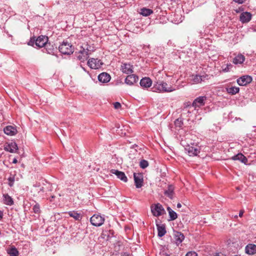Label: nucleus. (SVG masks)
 Instances as JSON below:
<instances>
[{
    "instance_id": "f257e3e1",
    "label": "nucleus",
    "mask_w": 256,
    "mask_h": 256,
    "mask_svg": "<svg viewBox=\"0 0 256 256\" xmlns=\"http://www.w3.org/2000/svg\"><path fill=\"white\" fill-rule=\"evenodd\" d=\"M48 38L46 36H39L36 40H30V42H28V45L34 46V44L36 45L38 48H42L43 46H45L46 50L48 54H50L52 51L51 50H48V46H50V44H48Z\"/></svg>"
},
{
    "instance_id": "f03ea898",
    "label": "nucleus",
    "mask_w": 256,
    "mask_h": 256,
    "mask_svg": "<svg viewBox=\"0 0 256 256\" xmlns=\"http://www.w3.org/2000/svg\"><path fill=\"white\" fill-rule=\"evenodd\" d=\"M59 51L64 54L69 55L73 53L72 45L68 42H64L58 47Z\"/></svg>"
},
{
    "instance_id": "7ed1b4c3",
    "label": "nucleus",
    "mask_w": 256,
    "mask_h": 256,
    "mask_svg": "<svg viewBox=\"0 0 256 256\" xmlns=\"http://www.w3.org/2000/svg\"><path fill=\"white\" fill-rule=\"evenodd\" d=\"M185 150L188 152L190 156H197L200 152V149L198 146L194 144L191 145H187L185 146Z\"/></svg>"
},
{
    "instance_id": "20e7f679",
    "label": "nucleus",
    "mask_w": 256,
    "mask_h": 256,
    "mask_svg": "<svg viewBox=\"0 0 256 256\" xmlns=\"http://www.w3.org/2000/svg\"><path fill=\"white\" fill-rule=\"evenodd\" d=\"M104 220V218L98 214H94L90 218L91 224L96 226H102Z\"/></svg>"
},
{
    "instance_id": "39448f33",
    "label": "nucleus",
    "mask_w": 256,
    "mask_h": 256,
    "mask_svg": "<svg viewBox=\"0 0 256 256\" xmlns=\"http://www.w3.org/2000/svg\"><path fill=\"white\" fill-rule=\"evenodd\" d=\"M151 211L153 215L156 216H159L165 213V210L162 206L157 204L151 207Z\"/></svg>"
},
{
    "instance_id": "423d86ee",
    "label": "nucleus",
    "mask_w": 256,
    "mask_h": 256,
    "mask_svg": "<svg viewBox=\"0 0 256 256\" xmlns=\"http://www.w3.org/2000/svg\"><path fill=\"white\" fill-rule=\"evenodd\" d=\"M100 60L92 58L88 61V65L92 69H98L102 64Z\"/></svg>"
},
{
    "instance_id": "0eeeda50",
    "label": "nucleus",
    "mask_w": 256,
    "mask_h": 256,
    "mask_svg": "<svg viewBox=\"0 0 256 256\" xmlns=\"http://www.w3.org/2000/svg\"><path fill=\"white\" fill-rule=\"evenodd\" d=\"M206 97L204 96H199L196 98L192 104V106L196 108L204 105Z\"/></svg>"
},
{
    "instance_id": "6e6552de",
    "label": "nucleus",
    "mask_w": 256,
    "mask_h": 256,
    "mask_svg": "<svg viewBox=\"0 0 256 256\" xmlns=\"http://www.w3.org/2000/svg\"><path fill=\"white\" fill-rule=\"evenodd\" d=\"M252 81V78L250 76H244L238 78L236 82L241 86H244Z\"/></svg>"
},
{
    "instance_id": "1a4fd4ad",
    "label": "nucleus",
    "mask_w": 256,
    "mask_h": 256,
    "mask_svg": "<svg viewBox=\"0 0 256 256\" xmlns=\"http://www.w3.org/2000/svg\"><path fill=\"white\" fill-rule=\"evenodd\" d=\"M134 180L136 188H140L142 186L143 176L141 174H134Z\"/></svg>"
},
{
    "instance_id": "9d476101",
    "label": "nucleus",
    "mask_w": 256,
    "mask_h": 256,
    "mask_svg": "<svg viewBox=\"0 0 256 256\" xmlns=\"http://www.w3.org/2000/svg\"><path fill=\"white\" fill-rule=\"evenodd\" d=\"M80 48L84 51V50L88 54H90L91 53L95 50V48L93 44H90L88 42H84L82 43L80 46Z\"/></svg>"
},
{
    "instance_id": "9b49d317",
    "label": "nucleus",
    "mask_w": 256,
    "mask_h": 256,
    "mask_svg": "<svg viewBox=\"0 0 256 256\" xmlns=\"http://www.w3.org/2000/svg\"><path fill=\"white\" fill-rule=\"evenodd\" d=\"M110 173L116 175L118 178L124 182H126L128 181L127 177L126 176L125 174L122 172H120L114 169H112L110 170Z\"/></svg>"
},
{
    "instance_id": "f8f14e48",
    "label": "nucleus",
    "mask_w": 256,
    "mask_h": 256,
    "mask_svg": "<svg viewBox=\"0 0 256 256\" xmlns=\"http://www.w3.org/2000/svg\"><path fill=\"white\" fill-rule=\"evenodd\" d=\"M138 76L136 74H130L125 79V83L128 85L132 86L138 82Z\"/></svg>"
},
{
    "instance_id": "ddd939ff",
    "label": "nucleus",
    "mask_w": 256,
    "mask_h": 256,
    "mask_svg": "<svg viewBox=\"0 0 256 256\" xmlns=\"http://www.w3.org/2000/svg\"><path fill=\"white\" fill-rule=\"evenodd\" d=\"M4 134L8 136H14L17 134V130L16 127L12 126H8L4 128Z\"/></svg>"
},
{
    "instance_id": "4468645a",
    "label": "nucleus",
    "mask_w": 256,
    "mask_h": 256,
    "mask_svg": "<svg viewBox=\"0 0 256 256\" xmlns=\"http://www.w3.org/2000/svg\"><path fill=\"white\" fill-rule=\"evenodd\" d=\"M252 16L249 12H243L240 14V19L242 23H247L251 20Z\"/></svg>"
},
{
    "instance_id": "2eb2a0df",
    "label": "nucleus",
    "mask_w": 256,
    "mask_h": 256,
    "mask_svg": "<svg viewBox=\"0 0 256 256\" xmlns=\"http://www.w3.org/2000/svg\"><path fill=\"white\" fill-rule=\"evenodd\" d=\"M89 55L84 50V51L80 48L77 54L76 58L80 62H84L88 59Z\"/></svg>"
},
{
    "instance_id": "dca6fc26",
    "label": "nucleus",
    "mask_w": 256,
    "mask_h": 256,
    "mask_svg": "<svg viewBox=\"0 0 256 256\" xmlns=\"http://www.w3.org/2000/svg\"><path fill=\"white\" fill-rule=\"evenodd\" d=\"M110 75L106 72H102L98 76V80L102 83H107L110 80Z\"/></svg>"
},
{
    "instance_id": "f3484780",
    "label": "nucleus",
    "mask_w": 256,
    "mask_h": 256,
    "mask_svg": "<svg viewBox=\"0 0 256 256\" xmlns=\"http://www.w3.org/2000/svg\"><path fill=\"white\" fill-rule=\"evenodd\" d=\"M174 238L177 246L180 244L184 239V236L180 232H174Z\"/></svg>"
},
{
    "instance_id": "a211bd4d",
    "label": "nucleus",
    "mask_w": 256,
    "mask_h": 256,
    "mask_svg": "<svg viewBox=\"0 0 256 256\" xmlns=\"http://www.w3.org/2000/svg\"><path fill=\"white\" fill-rule=\"evenodd\" d=\"M174 187L173 185H168L167 189L164 191V194L167 197L172 200L174 198Z\"/></svg>"
},
{
    "instance_id": "6ab92c4d",
    "label": "nucleus",
    "mask_w": 256,
    "mask_h": 256,
    "mask_svg": "<svg viewBox=\"0 0 256 256\" xmlns=\"http://www.w3.org/2000/svg\"><path fill=\"white\" fill-rule=\"evenodd\" d=\"M152 81L149 78H144L140 81V85L144 88H150L152 86Z\"/></svg>"
},
{
    "instance_id": "aec40b11",
    "label": "nucleus",
    "mask_w": 256,
    "mask_h": 256,
    "mask_svg": "<svg viewBox=\"0 0 256 256\" xmlns=\"http://www.w3.org/2000/svg\"><path fill=\"white\" fill-rule=\"evenodd\" d=\"M245 60V56L242 54H238L232 60V63L234 64H241Z\"/></svg>"
},
{
    "instance_id": "412c9836",
    "label": "nucleus",
    "mask_w": 256,
    "mask_h": 256,
    "mask_svg": "<svg viewBox=\"0 0 256 256\" xmlns=\"http://www.w3.org/2000/svg\"><path fill=\"white\" fill-rule=\"evenodd\" d=\"M67 214L70 216V217L74 218L76 220L80 221L82 218V214L78 212L77 211H69L67 212Z\"/></svg>"
},
{
    "instance_id": "4be33fe9",
    "label": "nucleus",
    "mask_w": 256,
    "mask_h": 256,
    "mask_svg": "<svg viewBox=\"0 0 256 256\" xmlns=\"http://www.w3.org/2000/svg\"><path fill=\"white\" fill-rule=\"evenodd\" d=\"M246 252L248 254H254L256 253V245L254 244H248L245 248Z\"/></svg>"
},
{
    "instance_id": "5701e85b",
    "label": "nucleus",
    "mask_w": 256,
    "mask_h": 256,
    "mask_svg": "<svg viewBox=\"0 0 256 256\" xmlns=\"http://www.w3.org/2000/svg\"><path fill=\"white\" fill-rule=\"evenodd\" d=\"M122 70L123 73L130 74L133 72L132 66L129 64H124L122 66Z\"/></svg>"
},
{
    "instance_id": "b1692460",
    "label": "nucleus",
    "mask_w": 256,
    "mask_h": 256,
    "mask_svg": "<svg viewBox=\"0 0 256 256\" xmlns=\"http://www.w3.org/2000/svg\"><path fill=\"white\" fill-rule=\"evenodd\" d=\"M18 147L16 142H11L4 148V150L10 152H15L18 150Z\"/></svg>"
},
{
    "instance_id": "393cba45",
    "label": "nucleus",
    "mask_w": 256,
    "mask_h": 256,
    "mask_svg": "<svg viewBox=\"0 0 256 256\" xmlns=\"http://www.w3.org/2000/svg\"><path fill=\"white\" fill-rule=\"evenodd\" d=\"M232 159L234 160H238L244 164H246L248 162L246 158L241 153L238 154L233 156Z\"/></svg>"
},
{
    "instance_id": "a878e982",
    "label": "nucleus",
    "mask_w": 256,
    "mask_h": 256,
    "mask_svg": "<svg viewBox=\"0 0 256 256\" xmlns=\"http://www.w3.org/2000/svg\"><path fill=\"white\" fill-rule=\"evenodd\" d=\"M157 230L158 232V236L159 237L163 236L166 233L165 226L164 224H156Z\"/></svg>"
},
{
    "instance_id": "bb28decb",
    "label": "nucleus",
    "mask_w": 256,
    "mask_h": 256,
    "mask_svg": "<svg viewBox=\"0 0 256 256\" xmlns=\"http://www.w3.org/2000/svg\"><path fill=\"white\" fill-rule=\"evenodd\" d=\"M4 202L8 206H12L14 204V200L8 194H4Z\"/></svg>"
},
{
    "instance_id": "cd10ccee",
    "label": "nucleus",
    "mask_w": 256,
    "mask_h": 256,
    "mask_svg": "<svg viewBox=\"0 0 256 256\" xmlns=\"http://www.w3.org/2000/svg\"><path fill=\"white\" fill-rule=\"evenodd\" d=\"M161 87L162 88V90H163V92H172L175 90L174 88L171 86H168V84L165 82H162V86Z\"/></svg>"
},
{
    "instance_id": "c85d7f7f",
    "label": "nucleus",
    "mask_w": 256,
    "mask_h": 256,
    "mask_svg": "<svg viewBox=\"0 0 256 256\" xmlns=\"http://www.w3.org/2000/svg\"><path fill=\"white\" fill-rule=\"evenodd\" d=\"M226 91L229 94L232 95L236 94H238L240 91V88L236 86H232L230 88H226Z\"/></svg>"
},
{
    "instance_id": "c756f323",
    "label": "nucleus",
    "mask_w": 256,
    "mask_h": 256,
    "mask_svg": "<svg viewBox=\"0 0 256 256\" xmlns=\"http://www.w3.org/2000/svg\"><path fill=\"white\" fill-rule=\"evenodd\" d=\"M153 13V10L150 8H144L140 9V14L144 16H148Z\"/></svg>"
},
{
    "instance_id": "7c9ffc66",
    "label": "nucleus",
    "mask_w": 256,
    "mask_h": 256,
    "mask_svg": "<svg viewBox=\"0 0 256 256\" xmlns=\"http://www.w3.org/2000/svg\"><path fill=\"white\" fill-rule=\"evenodd\" d=\"M7 252L10 256H18V252L14 246L8 249Z\"/></svg>"
},
{
    "instance_id": "2f4dec72",
    "label": "nucleus",
    "mask_w": 256,
    "mask_h": 256,
    "mask_svg": "<svg viewBox=\"0 0 256 256\" xmlns=\"http://www.w3.org/2000/svg\"><path fill=\"white\" fill-rule=\"evenodd\" d=\"M204 78V76L200 75L192 76V80L194 84H198L201 82Z\"/></svg>"
},
{
    "instance_id": "473e14b6",
    "label": "nucleus",
    "mask_w": 256,
    "mask_h": 256,
    "mask_svg": "<svg viewBox=\"0 0 256 256\" xmlns=\"http://www.w3.org/2000/svg\"><path fill=\"white\" fill-rule=\"evenodd\" d=\"M232 67V65L230 63H227L226 64H223L221 68L222 71L224 72H228L230 71Z\"/></svg>"
},
{
    "instance_id": "72a5a7b5",
    "label": "nucleus",
    "mask_w": 256,
    "mask_h": 256,
    "mask_svg": "<svg viewBox=\"0 0 256 256\" xmlns=\"http://www.w3.org/2000/svg\"><path fill=\"white\" fill-rule=\"evenodd\" d=\"M190 106V104H184L182 114L184 115L186 114L190 113V110H188Z\"/></svg>"
},
{
    "instance_id": "f704fd0d",
    "label": "nucleus",
    "mask_w": 256,
    "mask_h": 256,
    "mask_svg": "<svg viewBox=\"0 0 256 256\" xmlns=\"http://www.w3.org/2000/svg\"><path fill=\"white\" fill-rule=\"evenodd\" d=\"M162 82L160 84L157 83L156 84L154 85V88H152L154 89V92H163V90H162Z\"/></svg>"
},
{
    "instance_id": "c9c22d12",
    "label": "nucleus",
    "mask_w": 256,
    "mask_h": 256,
    "mask_svg": "<svg viewBox=\"0 0 256 256\" xmlns=\"http://www.w3.org/2000/svg\"><path fill=\"white\" fill-rule=\"evenodd\" d=\"M168 214L170 218L169 220H175L178 218L177 214L173 210H172V212H170V213Z\"/></svg>"
},
{
    "instance_id": "e433bc0d",
    "label": "nucleus",
    "mask_w": 256,
    "mask_h": 256,
    "mask_svg": "<svg viewBox=\"0 0 256 256\" xmlns=\"http://www.w3.org/2000/svg\"><path fill=\"white\" fill-rule=\"evenodd\" d=\"M32 210L35 214H40V204L38 203L36 204L32 208Z\"/></svg>"
},
{
    "instance_id": "4c0bfd02",
    "label": "nucleus",
    "mask_w": 256,
    "mask_h": 256,
    "mask_svg": "<svg viewBox=\"0 0 256 256\" xmlns=\"http://www.w3.org/2000/svg\"><path fill=\"white\" fill-rule=\"evenodd\" d=\"M148 166V162L147 160H142L140 162V166L142 168H145Z\"/></svg>"
},
{
    "instance_id": "58836bf2",
    "label": "nucleus",
    "mask_w": 256,
    "mask_h": 256,
    "mask_svg": "<svg viewBox=\"0 0 256 256\" xmlns=\"http://www.w3.org/2000/svg\"><path fill=\"white\" fill-rule=\"evenodd\" d=\"M174 124L176 127L180 128L182 126L183 122L181 120L178 118L175 120Z\"/></svg>"
},
{
    "instance_id": "ea45409f",
    "label": "nucleus",
    "mask_w": 256,
    "mask_h": 256,
    "mask_svg": "<svg viewBox=\"0 0 256 256\" xmlns=\"http://www.w3.org/2000/svg\"><path fill=\"white\" fill-rule=\"evenodd\" d=\"M186 256H198V254L195 252H188L186 253Z\"/></svg>"
},
{
    "instance_id": "a19ab883",
    "label": "nucleus",
    "mask_w": 256,
    "mask_h": 256,
    "mask_svg": "<svg viewBox=\"0 0 256 256\" xmlns=\"http://www.w3.org/2000/svg\"><path fill=\"white\" fill-rule=\"evenodd\" d=\"M114 106L115 109H119L121 107V104L119 102H115L114 103Z\"/></svg>"
},
{
    "instance_id": "79ce46f5",
    "label": "nucleus",
    "mask_w": 256,
    "mask_h": 256,
    "mask_svg": "<svg viewBox=\"0 0 256 256\" xmlns=\"http://www.w3.org/2000/svg\"><path fill=\"white\" fill-rule=\"evenodd\" d=\"M246 0H234V2L239 4H242L245 2Z\"/></svg>"
},
{
    "instance_id": "37998d69",
    "label": "nucleus",
    "mask_w": 256,
    "mask_h": 256,
    "mask_svg": "<svg viewBox=\"0 0 256 256\" xmlns=\"http://www.w3.org/2000/svg\"><path fill=\"white\" fill-rule=\"evenodd\" d=\"M51 47H53V46H51L50 44V46H48V50H51L52 51V52L50 54L53 52V50H54V48H52Z\"/></svg>"
},
{
    "instance_id": "c03bdc74",
    "label": "nucleus",
    "mask_w": 256,
    "mask_h": 256,
    "mask_svg": "<svg viewBox=\"0 0 256 256\" xmlns=\"http://www.w3.org/2000/svg\"><path fill=\"white\" fill-rule=\"evenodd\" d=\"M244 210H241L240 212V213H239V216H240V217H242V215H243V214H244Z\"/></svg>"
},
{
    "instance_id": "a18cd8bd",
    "label": "nucleus",
    "mask_w": 256,
    "mask_h": 256,
    "mask_svg": "<svg viewBox=\"0 0 256 256\" xmlns=\"http://www.w3.org/2000/svg\"><path fill=\"white\" fill-rule=\"evenodd\" d=\"M17 162H18V160H17L16 158H14L12 160V162L13 164H16V163H17Z\"/></svg>"
},
{
    "instance_id": "49530a36",
    "label": "nucleus",
    "mask_w": 256,
    "mask_h": 256,
    "mask_svg": "<svg viewBox=\"0 0 256 256\" xmlns=\"http://www.w3.org/2000/svg\"><path fill=\"white\" fill-rule=\"evenodd\" d=\"M3 212L0 210V220L2 218Z\"/></svg>"
},
{
    "instance_id": "de8ad7c7",
    "label": "nucleus",
    "mask_w": 256,
    "mask_h": 256,
    "mask_svg": "<svg viewBox=\"0 0 256 256\" xmlns=\"http://www.w3.org/2000/svg\"><path fill=\"white\" fill-rule=\"evenodd\" d=\"M167 210L168 212V214L170 213V212H172V209H171V208L168 206L167 208Z\"/></svg>"
},
{
    "instance_id": "09e8293b",
    "label": "nucleus",
    "mask_w": 256,
    "mask_h": 256,
    "mask_svg": "<svg viewBox=\"0 0 256 256\" xmlns=\"http://www.w3.org/2000/svg\"><path fill=\"white\" fill-rule=\"evenodd\" d=\"M176 206L178 208H180L182 207V204L180 203H178Z\"/></svg>"
},
{
    "instance_id": "8fccbe9b",
    "label": "nucleus",
    "mask_w": 256,
    "mask_h": 256,
    "mask_svg": "<svg viewBox=\"0 0 256 256\" xmlns=\"http://www.w3.org/2000/svg\"><path fill=\"white\" fill-rule=\"evenodd\" d=\"M214 256H222V254H216Z\"/></svg>"
},
{
    "instance_id": "3c124183",
    "label": "nucleus",
    "mask_w": 256,
    "mask_h": 256,
    "mask_svg": "<svg viewBox=\"0 0 256 256\" xmlns=\"http://www.w3.org/2000/svg\"><path fill=\"white\" fill-rule=\"evenodd\" d=\"M54 198V196H52V199L50 200V201L52 200V199Z\"/></svg>"
}]
</instances>
